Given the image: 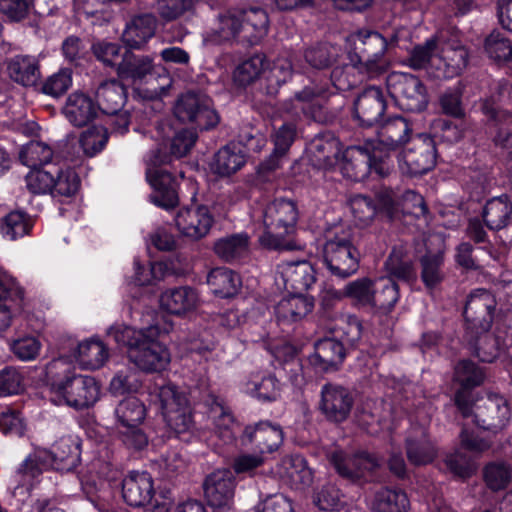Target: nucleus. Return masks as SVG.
<instances>
[{"instance_id":"aec40b11","label":"nucleus","mask_w":512,"mask_h":512,"mask_svg":"<svg viewBox=\"0 0 512 512\" xmlns=\"http://www.w3.org/2000/svg\"><path fill=\"white\" fill-rule=\"evenodd\" d=\"M174 220L178 231L191 240L207 236L214 223V218L206 206L182 208Z\"/></svg>"},{"instance_id":"774afa93","label":"nucleus","mask_w":512,"mask_h":512,"mask_svg":"<svg viewBox=\"0 0 512 512\" xmlns=\"http://www.w3.org/2000/svg\"><path fill=\"white\" fill-rule=\"evenodd\" d=\"M55 175V185L52 193L61 196H71L76 193L79 187V178L75 171L70 168L65 170L53 167Z\"/></svg>"},{"instance_id":"a18cd8bd","label":"nucleus","mask_w":512,"mask_h":512,"mask_svg":"<svg viewBox=\"0 0 512 512\" xmlns=\"http://www.w3.org/2000/svg\"><path fill=\"white\" fill-rule=\"evenodd\" d=\"M215 254L225 262H233L245 257L249 252V237L237 233L222 237L214 243Z\"/></svg>"},{"instance_id":"09e8293b","label":"nucleus","mask_w":512,"mask_h":512,"mask_svg":"<svg viewBox=\"0 0 512 512\" xmlns=\"http://www.w3.org/2000/svg\"><path fill=\"white\" fill-rule=\"evenodd\" d=\"M400 298L399 286L390 277H380L373 281L372 306L389 313Z\"/></svg>"},{"instance_id":"f704fd0d","label":"nucleus","mask_w":512,"mask_h":512,"mask_svg":"<svg viewBox=\"0 0 512 512\" xmlns=\"http://www.w3.org/2000/svg\"><path fill=\"white\" fill-rule=\"evenodd\" d=\"M344 344L335 338H324L315 343V352L310 357V363L318 370L335 369L344 359Z\"/></svg>"},{"instance_id":"39448f33","label":"nucleus","mask_w":512,"mask_h":512,"mask_svg":"<svg viewBox=\"0 0 512 512\" xmlns=\"http://www.w3.org/2000/svg\"><path fill=\"white\" fill-rule=\"evenodd\" d=\"M353 48L348 52V59L356 71L368 78H375L385 73L388 60L386 39L375 31H359L350 37Z\"/></svg>"},{"instance_id":"c9c22d12","label":"nucleus","mask_w":512,"mask_h":512,"mask_svg":"<svg viewBox=\"0 0 512 512\" xmlns=\"http://www.w3.org/2000/svg\"><path fill=\"white\" fill-rule=\"evenodd\" d=\"M245 163L246 155L243 147L231 143L215 154L210 169L217 176L228 177L240 170Z\"/></svg>"},{"instance_id":"473e14b6","label":"nucleus","mask_w":512,"mask_h":512,"mask_svg":"<svg viewBox=\"0 0 512 512\" xmlns=\"http://www.w3.org/2000/svg\"><path fill=\"white\" fill-rule=\"evenodd\" d=\"M98 111L93 100L80 92L69 95L63 107L66 119L76 127H83L90 123L97 116Z\"/></svg>"},{"instance_id":"423d86ee","label":"nucleus","mask_w":512,"mask_h":512,"mask_svg":"<svg viewBox=\"0 0 512 512\" xmlns=\"http://www.w3.org/2000/svg\"><path fill=\"white\" fill-rule=\"evenodd\" d=\"M393 169V161L381 156L379 147H372L368 142L363 146L348 147L344 153L341 166L342 174L352 181H362L374 171L385 177Z\"/></svg>"},{"instance_id":"6e6d98bb","label":"nucleus","mask_w":512,"mask_h":512,"mask_svg":"<svg viewBox=\"0 0 512 512\" xmlns=\"http://www.w3.org/2000/svg\"><path fill=\"white\" fill-rule=\"evenodd\" d=\"M53 155L54 151L48 144L33 140L22 147L19 159L27 167L38 168L50 163Z\"/></svg>"},{"instance_id":"f03ea898","label":"nucleus","mask_w":512,"mask_h":512,"mask_svg":"<svg viewBox=\"0 0 512 512\" xmlns=\"http://www.w3.org/2000/svg\"><path fill=\"white\" fill-rule=\"evenodd\" d=\"M170 330V324L163 328L155 324L141 329L118 324L109 328L108 336L117 344L128 347L129 360L140 370L157 372L165 369L170 362L167 348L158 340Z\"/></svg>"},{"instance_id":"864d4df0","label":"nucleus","mask_w":512,"mask_h":512,"mask_svg":"<svg viewBox=\"0 0 512 512\" xmlns=\"http://www.w3.org/2000/svg\"><path fill=\"white\" fill-rule=\"evenodd\" d=\"M267 67L264 55L255 54L240 62L233 71V81L240 87H246L265 73Z\"/></svg>"},{"instance_id":"bf43d9fd","label":"nucleus","mask_w":512,"mask_h":512,"mask_svg":"<svg viewBox=\"0 0 512 512\" xmlns=\"http://www.w3.org/2000/svg\"><path fill=\"white\" fill-rule=\"evenodd\" d=\"M443 262L442 252L428 253L421 258V278L426 287L434 288L443 280Z\"/></svg>"},{"instance_id":"bb28decb","label":"nucleus","mask_w":512,"mask_h":512,"mask_svg":"<svg viewBox=\"0 0 512 512\" xmlns=\"http://www.w3.org/2000/svg\"><path fill=\"white\" fill-rule=\"evenodd\" d=\"M243 445L254 444L260 453L273 452L283 441V432L279 425L270 422H259L255 426H247L241 438Z\"/></svg>"},{"instance_id":"f257e3e1","label":"nucleus","mask_w":512,"mask_h":512,"mask_svg":"<svg viewBox=\"0 0 512 512\" xmlns=\"http://www.w3.org/2000/svg\"><path fill=\"white\" fill-rule=\"evenodd\" d=\"M267 12L258 7L230 8L218 11L204 36L207 44L245 43L255 45L268 32Z\"/></svg>"},{"instance_id":"8fccbe9b","label":"nucleus","mask_w":512,"mask_h":512,"mask_svg":"<svg viewBox=\"0 0 512 512\" xmlns=\"http://www.w3.org/2000/svg\"><path fill=\"white\" fill-rule=\"evenodd\" d=\"M7 70L10 78L23 86L35 85L40 76L37 62L30 56L14 57L10 60Z\"/></svg>"},{"instance_id":"5701e85b","label":"nucleus","mask_w":512,"mask_h":512,"mask_svg":"<svg viewBox=\"0 0 512 512\" xmlns=\"http://www.w3.org/2000/svg\"><path fill=\"white\" fill-rule=\"evenodd\" d=\"M235 478L231 470L218 469L204 482L205 497L212 507H229L234 498Z\"/></svg>"},{"instance_id":"9d476101","label":"nucleus","mask_w":512,"mask_h":512,"mask_svg":"<svg viewBox=\"0 0 512 512\" xmlns=\"http://www.w3.org/2000/svg\"><path fill=\"white\" fill-rule=\"evenodd\" d=\"M145 415L144 404L134 396L125 398L117 405L115 416L118 433L127 447L140 450L147 445L148 438L140 428Z\"/></svg>"},{"instance_id":"ddd939ff","label":"nucleus","mask_w":512,"mask_h":512,"mask_svg":"<svg viewBox=\"0 0 512 512\" xmlns=\"http://www.w3.org/2000/svg\"><path fill=\"white\" fill-rule=\"evenodd\" d=\"M174 114L180 121L193 122L200 129L213 128L219 122V116L212 108L211 99L204 94H183L174 106Z\"/></svg>"},{"instance_id":"58836bf2","label":"nucleus","mask_w":512,"mask_h":512,"mask_svg":"<svg viewBox=\"0 0 512 512\" xmlns=\"http://www.w3.org/2000/svg\"><path fill=\"white\" fill-rule=\"evenodd\" d=\"M370 507L374 512H408L410 501L404 491L382 487L373 494Z\"/></svg>"},{"instance_id":"a878e982","label":"nucleus","mask_w":512,"mask_h":512,"mask_svg":"<svg viewBox=\"0 0 512 512\" xmlns=\"http://www.w3.org/2000/svg\"><path fill=\"white\" fill-rule=\"evenodd\" d=\"M23 290L6 272L0 270V330L7 329L12 316L22 310Z\"/></svg>"},{"instance_id":"b1692460","label":"nucleus","mask_w":512,"mask_h":512,"mask_svg":"<svg viewBox=\"0 0 512 512\" xmlns=\"http://www.w3.org/2000/svg\"><path fill=\"white\" fill-rule=\"evenodd\" d=\"M313 307V299L303 294L284 296L274 308L276 322L283 329L291 327L302 321Z\"/></svg>"},{"instance_id":"2f4dec72","label":"nucleus","mask_w":512,"mask_h":512,"mask_svg":"<svg viewBox=\"0 0 512 512\" xmlns=\"http://www.w3.org/2000/svg\"><path fill=\"white\" fill-rule=\"evenodd\" d=\"M326 90L323 87H305L301 92L295 94L291 101V108L287 109L293 116L300 113L315 120L322 121L323 96Z\"/></svg>"},{"instance_id":"1a4fd4ad","label":"nucleus","mask_w":512,"mask_h":512,"mask_svg":"<svg viewBox=\"0 0 512 512\" xmlns=\"http://www.w3.org/2000/svg\"><path fill=\"white\" fill-rule=\"evenodd\" d=\"M158 142V149L152 152L149 161L157 166L166 164L171 158H181L185 156L196 141L194 132L183 129L175 132L168 120L157 122L155 133L151 136Z\"/></svg>"},{"instance_id":"c03bdc74","label":"nucleus","mask_w":512,"mask_h":512,"mask_svg":"<svg viewBox=\"0 0 512 512\" xmlns=\"http://www.w3.org/2000/svg\"><path fill=\"white\" fill-rule=\"evenodd\" d=\"M207 284L213 294L222 298H228L238 293L241 287V279L231 269L217 267L208 273Z\"/></svg>"},{"instance_id":"f3484780","label":"nucleus","mask_w":512,"mask_h":512,"mask_svg":"<svg viewBox=\"0 0 512 512\" xmlns=\"http://www.w3.org/2000/svg\"><path fill=\"white\" fill-rule=\"evenodd\" d=\"M330 464L343 478L355 481L364 477L378 466V461L367 452L348 455L342 450L335 449L328 454Z\"/></svg>"},{"instance_id":"37998d69","label":"nucleus","mask_w":512,"mask_h":512,"mask_svg":"<svg viewBox=\"0 0 512 512\" xmlns=\"http://www.w3.org/2000/svg\"><path fill=\"white\" fill-rule=\"evenodd\" d=\"M153 69V58L144 55H135L126 51L116 69L121 79L140 81L151 73Z\"/></svg>"},{"instance_id":"9b49d317","label":"nucleus","mask_w":512,"mask_h":512,"mask_svg":"<svg viewBox=\"0 0 512 512\" xmlns=\"http://www.w3.org/2000/svg\"><path fill=\"white\" fill-rule=\"evenodd\" d=\"M360 253L345 232L328 238L323 247V261L332 275L348 278L359 268Z\"/></svg>"},{"instance_id":"69168bd1","label":"nucleus","mask_w":512,"mask_h":512,"mask_svg":"<svg viewBox=\"0 0 512 512\" xmlns=\"http://www.w3.org/2000/svg\"><path fill=\"white\" fill-rule=\"evenodd\" d=\"M54 181L53 167L50 170L32 168L26 176L27 187L34 194L52 193Z\"/></svg>"},{"instance_id":"79ce46f5","label":"nucleus","mask_w":512,"mask_h":512,"mask_svg":"<svg viewBox=\"0 0 512 512\" xmlns=\"http://www.w3.org/2000/svg\"><path fill=\"white\" fill-rule=\"evenodd\" d=\"M407 457L413 465H426L433 461L436 450L424 429L413 430L406 441Z\"/></svg>"},{"instance_id":"2eb2a0df","label":"nucleus","mask_w":512,"mask_h":512,"mask_svg":"<svg viewBox=\"0 0 512 512\" xmlns=\"http://www.w3.org/2000/svg\"><path fill=\"white\" fill-rule=\"evenodd\" d=\"M354 404L352 393L346 387L326 383L320 392L319 409L333 422H342L348 418Z\"/></svg>"},{"instance_id":"393cba45","label":"nucleus","mask_w":512,"mask_h":512,"mask_svg":"<svg viewBox=\"0 0 512 512\" xmlns=\"http://www.w3.org/2000/svg\"><path fill=\"white\" fill-rule=\"evenodd\" d=\"M437 78H453L459 75L467 66L468 52L464 46L458 42L439 43Z\"/></svg>"},{"instance_id":"6e6552de","label":"nucleus","mask_w":512,"mask_h":512,"mask_svg":"<svg viewBox=\"0 0 512 512\" xmlns=\"http://www.w3.org/2000/svg\"><path fill=\"white\" fill-rule=\"evenodd\" d=\"M58 403H65L75 409L93 405L99 398L100 386L95 378L69 372L55 381L51 387Z\"/></svg>"},{"instance_id":"7c9ffc66","label":"nucleus","mask_w":512,"mask_h":512,"mask_svg":"<svg viewBox=\"0 0 512 512\" xmlns=\"http://www.w3.org/2000/svg\"><path fill=\"white\" fill-rule=\"evenodd\" d=\"M154 492L153 480L147 472H130L122 482L124 501L133 507H140L150 501Z\"/></svg>"},{"instance_id":"de8ad7c7","label":"nucleus","mask_w":512,"mask_h":512,"mask_svg":"<svg viewBox=\"0 0 512 512\" xmlns=\"http://www.w3.org/2000/svg\"><path fill=\"white\" fill-rule=\"evenodd\" d=\"M283 477L287 478L295 489L308 487L313 481L311 469L300 455H292L282 460Z\"/></svg>"},{"instance_id":"603ef678","label":"nucleus","mask_w":512,"mask_h":512,"mask_svg":"<svg viewBox=\"0 0 512 512\" xmlns=\"http://www.w3.org/2000/svg\"><path fill=\"white\" fill-rule=\"evenodd\" d=\"M296 137V126L293 123H283L274 133V151L270 158L262 163L265 170L271 171L279 166V158L284 156Z\"/></svg>"},{"instance_id":"0eeeda50","label":"nucleus","mask_w":512,"mask_h":512,"mask_svg":"<svg viewBox=\"0 0 512 512\" xmlns=\"http://www.w3.org/2000/svg\"><path fill=\"white\" fill-rule=\"evenodd\" d=\"M151 394L158 401L163 418L171 429L182 433L192 427V408L183 391L172 383L156 384Z\"/></svg>"},{"instance_id":"412c9836","label":"nucleus","mask_w":512,"mask_h":512,"mask_svg":"<svg viewBox=\"0 0 512 512\" xmlns=\"http://www.w3.org/2000/svg\"><path fill=\"white\" fill-rule=\"evenodd\" d=\"M201 302L198 290L188 285L168 288L160 296V307L167 313L179 317L196 312Z\"/></svg>"},{"instance_id":"a19ab883","label":"nucleus","mask_w":512,"mask_h":512,"mask_svg":"<svg viewBox=\"0 0 512 512\" xmlns=\"http://www.w3.org/2000/svg\"><path fill=\"white\" fill-rule=\"evenodd\" d=\"M280 383L272 374L251 375L243 384V391L263 402H272L280 396Z\"/></svg>"},{"instance_id":"e433bc0d","label":"nucleus","mask_w":512,"mask_h":512,"mask_svg":"<svg viewBox=\"0 0 512 512\" xmlns=\"http://www.w3.org/2000/svg\"><path fill=\"white\" fill-rule=\"evenodd\" d=\"M512 101L510 86L507 82H498L495 91L487 98L482 106L483 112L496 122L507 121L512 118V110L509 109Z\"/></svg>"},{"instance_id":"c85d7f7f","label":"nucleus","mask_w":512,"mask_h":512,"mask_svg":"<svg viewBox=\"0 0 512 512\" xmlns=\"http://www.w3.org/2000/svg\"><path fill=\"white\" fill-rule=\"evenodd\" d=\"M509 418L510 409L506 400L496 394L489 395L475 413L476 424L484 429H502Z\"/></svg>"},{"instance_id":"5fc2aeb1","label":"nucleus","mask_w":512,"mask_h":512,"mask_svg":"<svg viewBox=\"0 0 512 512\" xmlns=\"http://www.w3.org/2000/svg\"><path fill=\"white\" fill-rule=\"evenodd\" d=\"M438 42L429 39L421 45L415 46L407 59L408 65L413 69H433L437 73Z\"/></svg>"},{"instance_id":"72a5a7b5","label":"nucleus","mask_w":512,"mask_h":512,"mask_svg":"<svg viewBox=\"0 0 512 512\" xmlns=\"http://www.w3.org/2000/svg\"><path fill=\"white\" fill-rule=\"evenodd\" d=\"M157 19L153 14H140L127 23L122 34L123 42L130 48L139 49L153 37Z\"/></svg>"},{"instance_id":"6ab92c4d","label":"nucleus","mask_w":512,"mask_h":512,"mask_svg":"<svg viewBox=\"0 0 512 512\" xmlns=\"http://www.w3.org/2000/svg\"><path fill=\"white\" fill-rule=\"evenodd\" d=\"M207 418L210 422L211 429L216 437L223 444H231L236 439L238 424L230 408L223 399L209 395L206 400Z\"/></svg>"},{"instance_id":"20e7f679","label":"nucleus","mask_w":512,"mask_h":512,"mask_svg":"<svg viewBox=\"0 0 512 512\" xmlns=\"http://www.w3.org/2000/svg\"><path fill=\"white\" fill-rule=\"evenodd\" d=\"M258 220L263 225V234L259 237L261 245L275 250L300 249L293 240L287 239L295 231L298 220L296 204L287 199H275L267 203L260 212Z\"/></svg>"},{"instance_id":"4468645a","label":"nucleus","mask_w":512,"mask_h":512,"mask_svg":"<svg viewBox=\"0 0 512 512\" xmlns=\"http://www.w3.org/2000/svg\"><path fill=\"white\" fill-rule=\"evenodd\" d=\"M411 148L403 151L398 159L403 174L418 176L427 173L435 165L434 140L427 134H419L411 140Z\"/></svg>"},{"instance_id":"4be33fe9","label":"nucleus","mask_w":512,"mask_h":512,"mask_svg":"<svg viewBox=\"0 0 512 512\" xmlns=\"http://www.w3.org/2000/svg\"><path fill=\"white\" fill-rule=\"evenodd\" d=\"M386 109V100L382 90L370 86L362 91L354 102V119L363 127L378 123Z\"/></svg>"},{"instance_id":"4c0bfd02","label":"nucleus","mask_w":512,"mask_h":512,"mask_svg":"<svg viewBox=\"0 0 512 512\" xmlns=\"http://www.w3.org/2000/svg\"><path fill=\"white\" fill-rule=\"evenodd\" d=\"M386 277L397 279L406 283L416 280L417 274L413 259L403 246H395L385 261Z\"/></svg>"},{"instance_id":"cd10ccee","label":"nucleus","mask_w":512,"mask_h":512,"mask_svg":"<svg viewBox=\"0 0 512 512\" xmlns=\"http://www.w3.org/2000/svg\"><path fill=\"white\" fill-rule=\"evenodd\" d=\"M278 274L285 289L294 290L295 294H302L316 281L315 270L308 261L283 263Z\"/></svg>"},{"instance_id":"680f3d73","label":"nucleus","mask_w":512,"mask_h":512,"mask_svg":"<svg viewBox=\"0 0 512 512\" xmlns=\"http://www.w3.org/2000/svg\"><path fill=\"white\" fill-rule=\"evenodd\" d=\"M339 49L330 44L311 46L304 53L306 63L314 69L328 67L338 56Z\"/></svg>"},{"instance_id":"c756f323","label":"nucleus","mask_w":512,"mask_h":512,"mask_svg":"<svg viewBox=\"0 0 512 512\" xmlns=\"http://www.w3.org/2000/svg\"><path fill=\"white\" fill-rule=\"evenodd\" d=\"M147 178L154 189L150 195L152 203L164 209L174 208L178 204L177 182L171 173L156 169L149 172Z\"/></svg>"},{"instance_id":"7ed1b4c3","label":"nucleus","mask_w":512,"mask_h":512,"mask_svg":"<svg viewBox=\"0 0 512 512\" xmlns=\"http://www.w3.org/2000/svg\"><path fill=\"white\" fill-rule=\"evenodd\" d=\"M496 307L495 297L485 289H475L467 297L464 318L468 334H476L473 349L483 362H492L497 356L495 339L486 334L491 327Z\"/></svg>"},{"instance_id":"4d7b16f0","label":"nucleus","mask_w":512,"mask_h":512,"mask_svg":"<svg viewBox=\"0 0 512 512\" xmlns=\"http://www.w3.org/2000/svg\"><path fill=\"white\" fill-rule=\"evenodd\" d=\"M56 461V470L70 471L78 463L79 448L70 437H62L52 446Z\"/></svg>"},{"instance_id":"338daca9","label":"nucleus","mask_w":512,"mask_h":512,"mask_svg":"<svg viewBox=\"0 0 512 512\" xmlns=\"http://www.w3.org/2000/svg\"><path fill=\"white\" fill-rule=\"evenodd\" d=\"M314 503L321 510H336L343 505V494L331 483L318 488L314 493Z\"/></svg>"},{"instance_id":"49530a36","label":"nucleus","mask_w":512,"mask_h":512,"mask_svg":"<svg viewBox=\"0 0 512 512\" xmlns=\"http://www.w3.org/2000/svg\"><path fill=\"white\" fill-rule=\"evenodd\" d=\"M512 217V204L503 195L489 200L483 210V220L490 230H500L506 227Z\"/></svg>"},{"instance_id":"f8f14e48","label":"nucleus","mask_w":512,"mask_h":512,"mask_svg":"<svg viewBox=\"0 0 512 512\" xmlns=\"http://www.w3.org/2000/svg\"><path fill=\"white\" fill-rule=\"evenodd\" d=\"M386 87L389 95L402 110L421 112L428 104L425 86L412 74L392 72L386 79Z\"/></svg>"},{"instance_id":"3c124183","label":"nucleus","mask_w":512,"mask_h":512,"mask_svg":"<svg viewBox=\"0 0 512 512\" xmlns=\"http://www.w3.org/2000/svg\"><path fill=\"white\" fill-rule=\"evenodd\" d=\"M76 359L84 369H99L108 359V350L99 340H87L79 343Z\"/></svg>"},{"instance_id":"a211bd4d","label":"nucleus","mask_w":512,"mask_h":512,"mask_svg":"<svg viewBox=\"0 0 512 512\" xmlns=\"http://www.w3.org/2000/svg\"><path fill=\"white\" fill-rule=\"evenodd\" d=\"M484 369L470 360L459 361L454 368V381L460 385L455 394V403L464 417L472 413V407L466 392L480 386L485 380Z\"/></svg>"},{"instance_id":"dca6fc26","label":"nucleus","mask_w":512,"mask_h":512,"mask_svg":"<svg viewBox=\"0 0 512 512\" xmlns=\"http://www.w3.org/2000/svg\"><path fill=\"white\" fill-rule=\"evenodd\" d=\"M412 128L408 120L402 116L387 119L379 128L377 139L368 143L372 147H379L383 158L410 140Z\"/></svg>"},{"instance_id":"0e129e2a","label":"nucleus","mask_w":512,"mask_h":512,"mask_svg":"<svg viewBox=\"0 0 512 512\" xmlns=\"http://www.w3.org/2000/svg\"><path fill=\"white\" fill-rule=\"evenodd\" d=\"M107 140V130L102 126H93L81 134L79 142L87 156H94L105 147Z\"/></svg>"},{"instance_id":"e2e57ef3","label":"nucleus","mask_w":512,"mask_h":512,"mask_svg":"<svg viewBox=\"0 0 512 512\" xmlns=\"http://www.w3.org/2000/svg\"><path fill=\"white\" fill-rule=\"evenodd\" d=\"M30 228L31 224L27 215L21 211H13L3 219L1 232L5 238L15 240L27 234Z\"/></svg>"},{"instance_id":"13d9d810","label":"nucleus","mask_w":512,"mask_h":512,"mask_svg":"<svg viewBox=\"0 0 512 512\" xmlns=\"http://www.w3.org/2000/svg\"><path fill=\"white\" fill-rule=\"evenodd\" d=\"M56 461L53 450L37 449L33 454L29 455L21 465L19 472L31 478L36 477L43 470L55 469Z\"/></svg>"},{"instance_id":"052dcab7","label":"nucleus","mask_w":512,"mask_h":512,"mask_svg":"<svg viewBox=\"0 0 512 512\" xmlns=\"http://www.w3.org/2000/svg\"><path fill=\"white\" fill-rule=\"evenodd\" d=\"M484 49L489 58L497 62H506L512 57L511 41L499 31H493L487 36Z\"/></svg>"},{"instance_id":"ea45409f","label":"nucleus","mask_w":512,"mask_h":512,"mask_svg":"<svg viewBox=\"0 0 512 512\" xmlns=\"http://www.w3.org/2000/svg\"><path fill=\"white\" fill-rule=\"evenodd\" d=\"M125 100V88L117 80L103 82L96 91V105L104 114H116L121 111Z\"/></svg>"}]
</instances>
